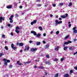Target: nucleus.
<instances>
[{
	"label": "nucleus",
	"instance_id": "nucleus-1",
	"mask_svg": "<svg viewBox=\"0 0 77 77\" xmlns=\"http://www.w3.org/2000/svg\"><path fill=\"white\" fill-rule=\"evenodd\" d=\"M31 33H33L34 36H36H36L37 38H38V37H40V36L41 35V34H38L37 35L36 32L34 31H31Z\"/></svg>",
	"mask_w": 77,
	"mask_h": 77
},
{
	"label": "nucleus",
	"instance_id": "nucleus-2",
	"mask_svg": "<svg viewBox=\"0 0 77 77\" xmlns=\"http://www.w3.org/2000/svg\"><path fill=\"white\" fill-rule=\"evenodd\" d=\"M3 60L5 62L4 63L5 65H6V66L8 65V63H9L10 62V60H7L6 58L4 59Z\"/></svg>",
	"mask_w": 77,
	"mask_h": 77
},
{
	"label": "nucleus",
	"instance_id": "nucleus-3",
	"mask_svg": "<svg viewBox=\"0 0 77 77\" xmlns=\"http://www.w3.org/2000/svg\"><path fill=\"white\" fill-rule=\"evenodd\" d=\"M55 25L56 26H57L59 24H61L62 23V21H61L59 22L58 20H56L55 21Z\"/></svg>",
	"mask_w": 77,
	"mask_h": 77
},
{
	"label": "nucleus",
	"instance_id": "nucleus-4",
	"mask_svg": "<svg viewBox=\"0 0 77 77\" xmlns=\"http://www.w3.org/2000/svg\"><path fill=\"white\" fill-rule=\"evenodd\" d=\"M76 28H77L76 27H74L73 28V32L75 33H77V30H76Z\"/></svg>",
	"mask_w": 77,
	"mask_h": 77
},
{
	"label": "nucleus",
	"instance_id": "nucleus-5",
	"mask_svg": "<svg viewBox=\"0 0 77 77\" xmlns=\"http://www.w3.org/2000/svg\"><path fill=\"white\" fill-rule=\"evenodd\" d=\"M72 43V42L71 41H67V42H65L64 43V44H71Z\"/></svg>",
	"mask_w": 77,
	"mask_h": 77
},
{
	"label": "nucleus",
	"instance_id": "nucleus-6",
	"mask_svg": "<svg viewBox=\"0 0 77 77\" xmlns=\"http://www.w3.org/2000/svg\"><path fill=\"white\" fill-rule=\"evenodd\" d=\"M37 50V48H35V49L34 48H32L31 49V51H36Z\"/></svg>",
	"mask_w": 77,
	"mask_h": 77
},
{
	"label": "nucleus",
	"instance_id": "nucleus-7",
	"mask_svg": "<svg viewBox=\"0 0 77 77\" xmlns=\"http://www.w3.org/2000/svg\"><path fill=\"white\" fill-rule=\"evenodd\" d=\"M69 77V75L68 73L65 74L64 75V77Z\"/></svg>",
	"mask_w": 77,
	"mask_h": 77
},
{
	"label": "nucleus",
	"instance_id": "nucleus-8",
	"mask_svg": "<svg viewBox=\"0 0 77 77\" xmlns=\"http://www.w3.org/2000/svg\"><path fill=\"white\" fill-rule=\"evenodd\" d=\"M17 63L19 65H23V64H22L21 63H20V60H19L17 62Z\"/></svg>",
	"mask_w": 77,
	"mask_h": 77
},
{
	"label": "nucleus",
	"instance_id": "nucleus-9",
	"mask_svg": "<svg viewBox=\"0 0 77 77\" xmlns=\"http://www.w3.org/2000/svg\"><path fill=\"white\" fill-rule=\"evenodd\" d=\"M59 48H60V46H57V47L55 48L54 49V50L55 51H57L59 50Z\"/></svg>",
	"mask_w": 77,
	"mask_h": 77
},
{
	"label": "nucleus",
	"instance_id": "nucleus-10",
	"mask_svg": "<svg viewBox=\"0 0 77 77\" xmlns=\"http://www.w3.org/2000/svg\"><path fill=\"white\" fill-rule=\"evenodd\" d=\"M6 8H7V9H11L12 8V6L11 5H8L6 7Z\"/></svg>",
	"mask_w": 77,
	"mask_h": 77
},
{
	"label": "nucleus",
	"instance_id": "nucleus-11",
	"mask_svg": "<svg viewBox=\"0 0 77 77\" xmlns=\"http://www.w3.org/2000/svg\"><path fill=\"white\" fill-rule=\"evenodd\" d=\"M45 62L46 64H48V65H50L51 64V63L49 61H46Z\"/></svg>",
	"mask_w": 77,
	"mask_h": 77
},
{
	"label": "nucleus",
	"instance_id": "nucleus-12",
	"mask_svg": "<svg viewBox=\"0 0 77 77\" xmlns=\"http://www.w3.org/2000/svg\"><path fill=\"white\" fill-rule=\"evenodd\" d=\"M69 37V35H68L64 38V39H66Z\"/></svg>",
	"mask_w": 77,
	"mask_h": 77
},
{
	"label": "nucleus",
	"instance_id": "nucleus-13",
	"mask_svg": "<svg viewBox=\"0 0 77 77\" xmlns=\"http://www.w3.org/2000/svg\"><path fill=\"white\" fill-rule=\"evenodd\" d=\"M63 49L64 50H66L68 49V47L66 46L64 47Z\"/></svg>",
	"mask_w": 77,
	"mask_h": 77
},
{
	"label": "nucleus",
	"instance_id": "nucleus-14",
	"mask_svg": "<svg viewBox=\"0 0 77 77\" xmlns=\"http://www.w3.org/2000/svg\"><path fill=\"white\" fill-rule=\"evenodd\" d=\"M58 75H59V74L57 73L54 75V77H58Z\"/></svg>",
	"mask_w": 77,
	"mask_h": 77
},
{
	"label": "nucleus",
	"instance_id": "nucleus-15",
	"mask_svg": "<svg viewBox=\"0 0 77 77\" xmlns=\"http://www.w3.org/2000/svg\"><path fill=\"white\" fill-rule=\"evenodd\" d=\"M23 45H24V44L22 43H20L19 44L20 46H23Z\"/></svg>",
	"mask_w": 77,
	"mask_h": 77
},
{
	"label": "nucleus",
	"instance_id": "nucleus-16",
	"mask_svg": "<svg viewBox=\"0 0 77 77\" xmlns=\"http://www.w3.org/2000/svg\"><path fill=\"white\" fill-rule=\"evenodd\" d=\"M2 17H0V23H2Z\"/></svg>",
	"mask_w": 77,
	"mask_h": 77
},
{
	"label": "nucleus",
	"instance_id": "nucleus-17",
	"mask_svg": "<svg viewBox=\"0 0 77 77\" xmlns=\"http://www.w3.org/2000/svg\"><path fill=\"white\" fill-rule=\"evenodd\" d=\"M15 32H16L17 33V34L19 33H20V31H19L18 30H15Z\"/></svg>",
	"mask_w": 77,
	"mask_h": 77
},
{
	"label": "nucleus",
	"instance_id": "nucleus-18",
	"mask_svg": "<svg viewBox=\"0 0 77 77\" xmlns=\"http://www.w3.org/2000/svg\"><path fill=\"white\" fill-rule=\"evenodd\" d=\"M5 48L6 50H8V48L7 46H5Z\"/></svg>",
	"mask_w": 77,
	"mask_h": 77
},
{
	"label": "nucleus",
	"instance_id": "nucleus-19",
	"mask_svg": "<svg viewBox=\"0 0 77 77\" xmlns=\"http://www.w3.org/2000/svg\"><path fill=\"white\" fill-rule=\"evenodd\" d=\"M61 17L62 18H66V16L63 15H62L61 16Z\"/></svg>",
	"mask_w": 77,
	"mask_h": 77
},
{
	"label": "nucleus",
	"instance_id": "nucleus-20",
	"mask_svg": "<svg viewBox=\"0 0 77 77\" xmlns=\"http://www.w3.org/2000/svg\"><path fill=\"white\" fill-rule=\"evenodd\" d=\"M33 22L34 24H35V23H36V22H37V20H34Z\"/></svg>",
	"mask_w": 77,
	"mask_h": 77
},
{
	"label": "nucleus",
	"instance_id": "nucleus-21",
	"mask_svg": "<svg viewBox=\"0 0 77 77\" xmlns=\"http://www.w3.org/2000/svg\"><path fill=\"white\" fill-rule=\"evenodd\" d=\"M38 68H40V69H44V67L43 66H39Z\"/></svg>",
	"mask_w": 77,
	"mask_h": 77
},
{
	"label": "nucleus",
	"instance_id": "nucleus-22",
	"mask_svg": "<svg viewBox=\"0 0 77 77\" xmlns=\"http://www.w3.org/2000/svg\"><path fill=\"white\" fill-rule=\"evenodd\" d=\"M46 56L47 58H49V57H50V55H49V54L46 55Z\"/></svg>",
	"mask_w": 77,
	"mask_h": 77
},
{
	"label": "nucleus",
	"instance_id": "nucleus-23",
	"mask_svg": "<svg viewBox=\"0 0 77 77\" xmlns=\"http://www.w3.org/2000/svg\"><path fill=\"white\" fill-rule=\"evenodd\" d=\"M40 44H41V43L39 42H38L36 43V45H40Z\"/></svg>",
	"mask_w": 77,
	"mask_h": 77
},
{
	"label": "nucleus",
	"instance_id": "nucleus-24",
	"mask_svg": "<svg viewBox=\"0 0 77 77\" xmlns=\"http://www.w3.org/2000/svg\"><path fill=\"white\" fill-rule=\"evenodd\" d=\"M20 29V28L19 27H18V26H17L16 28V29L17 30H18Z\"/></svg>",
	"mask_w": 77,
	"mask_h": 77
},
{
	"label": "nucleus",
	"instance_id": "nucleus-25",
	"mask_svg": "<svg viewBox=\"0 0 77 77\" xmlns=\"http://www.w3.org/2000/svg\"><path fill=\"white\" fill-rule=\"evenodd\" d=\"M69 6H72V3L70 2L69 3V5H68Z\"/></svg>",
	"mask_w": 77,
	"mask_h": 77
},
{
	"label": "nucleus",
	"instance_id": "nucleus-26",
	"mask_svg": "<svg viewBox=\"0 0 77 77\" xmlns=\"http://www.w3.org/2000/svg\"><path fill=\"white\" fill-rule=\"evenodd\" d=\"M3 55H4V54L2 53L0 54V57H1L2 56H3Z\"/></svg>",
	"mask_w": 77,
	"mask_h": 77
},
{
	"label": "nucleus",
	"instance_id": "nucleus-27",
	"mask_svg": "<svg viewBox=\"0 0 77 77\" xmlns=\"http://www.w3.org/2000/svg\"><path fill=\"white\" fill-rule=\"evenodd\" d=\"M39 28L40 30H42V27L41 26H39Z\"/></svg>",
	"mask_w": 77,
	"mask_h": 77
},
{
	"label": "nucleus",
	"instance_id": "nucleus-28",
	"mask_svg": "<svg viewBox=\"0 0 77 77\" xmlns=\"http://www.w3.org/2000/svg\"><path fill=\"white\" fill-rule=\"evenodd\" d=\"M11 46L12 48L13 47H14V44L12 43L11 44Z\"/></svg>",
	"mask_w": 77,
	"mask_h": 77
},
{
	"label": "nucleus",
	"instance_id": "nucleus-29",
	"mask_svg": "<svg viewBox=\"0 0 77 77\" xmlns=\"http://www.w3.org/2000/svg\"><path fill=\"white\" fill-rule=\"evenodd\" d=\"M69 49L70 50H73V49H72V47H69Z\"/></svg>",
	"mask_w": 77,
	"mask_h": 77
},
{
	"label": "nucleus",
	"instance_id": "nucleus-30",
	"mask_svg": "<svg viewBox=\"0 0 77 77\" xmlns=\"http://www.w3.org/2000/svg\"><path fill=\"white\" fill-rule=\"evenodd\" d=\"M37 6L38 7V6H39V7L40 6H41V5L40 4H37Z\"/></svg>",
	"mask_w": 77,
	"mask_h": 77
},
{
	"label": "nucleus",
	"instance_id": "nucleus-31",
	"mask_svg": "<svg viewBox=\"0 0 77 77\" xmlns=\"http://www.w3.org/2000/svg\"><path fill=\"white\" fill-rule=\"evenodd\" d=\"M63 59H64V57H63L61 58L60 60L61 61V62H62V61L63 60Z\"/></svg>",
	"mask_w": 77,
	"mask_h": 77
},
{
	"label": "nucleus",
	"instance_id": "nucleus-32",
	"mask_svg": "<svg viewBox=\"0 0 77 77\" xmlns=\"http://www.w3.org/2000/svg\"><path fill=\"white\" fill-rule=\"evenodd\" d=\"M72 72H73V70H70V74H72Z\"/></svg>",
	"mask_w": 77,
	"mask_h": 77
},
{
	"label": "nucleus",
	"instance_id": "nucleus-33",
	"mask_svg": "<svg viewBox=\"0 0 77 77\" xmlns=\"http://www.w3.org/2000/svg\"><path fill=\"white\" fill-rule=\"evenodd\" d=\"M52 6H53V7H56V4H52Z\"/></svg>",
	"mask_w": 77,
	"mask_h": 77
},
{
	"label": "nucleus",
	"instance_id": "nucleus-34",
	"mask_svg": "<svg viewBox=\"0 0 77 77\" xmlns=\"http://www.w3.org/2000/svg\"><path fill=\"white\" fill-rule=\"evenodd\" d=\"M59 31H57L56 32V35H58V34H59Z\"/></svg>",
	"mask_w": 77,
	"mask_h": 77
},
{
	"label": "nucleus",
	"instance_id": "nucleus-35",
	"mask_svg": "<svg viewBox=\"0 0 77 77\" xmlns=\"http://www.w3.org/2000/svg\"><path fill=\"white\" fill-rule=\"evenodd\" d=\"M31 62V61H29L28 62H26V63H30Z\"/></svg>",
	"mask_w": 77,
	"mask_h": 77
},
{
	"label": "nucleus",
	"instance_id": "nucleus-36",
	"mask_svg": "<svg viewBox=\"0 0 77 77\" xmlns=\"http://www.w3.org/2000/svg\"><path fill=\"white\" fill-rule=\"evenodd\" d=\"M63 5V3H61L60 4V6H62Z\"/></svg>",
	"mask_w": 77,
	"mask_h": 77
},
{
	"label": "nucleus",
	"instance_id": "nucleus-37",
	"mask_svg": "<svg viewBox=\"0 0 77 77\" xmlns=\"http://www.w3.org/2000/svg\"><path fill=\"white\" fill-rule=\"evenodd\" d=\"M54 60L56 62H57V60H58V59H57V58H55L54 59Z\"/></svg>",
	"mask_w": 77,
	"mask_h": 77
},
{
	"label": "nucleus",
	"instance_id": "nucleus-38",
	"mask_svg": "<svg viewBox=\"0 0 77 77\" xmlns=\"http://www.w3.org/2000/svg\"><path fill=\"white\" fill-rule=\"evenodd\" d=\"M12 48L14 50H15V49H16V47H13V48Z\"/></svg>",
	"mask_w": 77,
	"mask_h": 77
},
{
	"label": "nucleus",
	"instance_id": "nucleus-39",
	"mask_svg": "<svg viewBox=\"0 0 77 77\" xmlns=\"http://www.w3.org/2000/svg\"><path fill=\"white\" fill-rule=\"evenodd\" d=\"M26 49L27 50H29V46L27 47V48H26Z\"/></svg>",
	"mask_w": 77,
	"mask_h": 77
},
{
	"label": "nucleus",
	"instance_id": "nucleus-40",
	"mask_svg": "<svg viewBox=\"0 0 77 77\" xmlns=\"http://www.w3.org/2000/svg\"><path fill=\"white\" fill-rule=\"evenodd\" d=\"M2 38H5V35H4V34L2 35Z\"/></svg>",
	"mask_w": 77,
	"mask_h": 77
},
{
	"label": "nucleus",
	"instance_id": "nucleus-41",
	"mask_svg": "<svg viewBox=\"0 0 77 77\" xmlns=\"http://www.w3.org/2000/svg\"><path fill=\"white\" fill-rule=\"evenodd\" d=\"M15 16L16 17H18V15L17 14H15Z\"/></svg>",
	"mask_w": 77,
	"mask_h": 77
},
{
	"label": "nucleus",
	"instance_id": "nucleus-42",
	"mask_svg": "<svg viewBox=\"0 0 77 77\" xmlns=\"http://www.w3.org/2000/svg\"><path fill=\"white\" fill-rule=\"evenodd\" d=\"M74 69H76V70H77V66H75L74 67Z\"/></svg>",
	"mask_w": 77,
	"mask_h": 77
},
{
	"label": "nucleus",
	"instance_id": "nucleus-43",
	"mask_svg": "<svg viewBox=\"0 0 77 77\" xmlns=\"http://www.w3.org/2000/svg\"><path fill=\"white\" fill-rule=\"evenodd\" d=\"M9 68H12V65L9 66Z\"/></svg>",
	"mask_w": 77,
	"mask_h": 77
},
{
	"label": "nucleus",
	"instance_id": "nucleus-44",
	"mask_svg": "<svg viewBox=\"0 0 77 77\" xmlns=\"http://www.w3.org/2000/svg\"><path fill=\"white\" fill-rule=\"evenodd\" d=\"M11 18H14V15H11V16H10Z\"/></svg>",
	"mask_w": 77,
	"mask_h": 77
},
{
	"label": "nucleus",
	"instance_id": "nucleus-45",
	"mask_svg": "<svg viewBox=\"0 0 77 77\" xmlns=\"http://www.w3.org/2000/svg\"><path fill=\"white\" fill-rule=\"evenodd\" d=\"M69 27H71V24H69Z\"/></svg>",
	"mask_w": 77,
	"mask_h": 77
},
{
	"label": "nucleus",
	"instance_id": "nucleus-46",
	"mask_svg": "<svg viewBox=\"0 0 77 77\" xmlns=\"http://www.w3.org/2000/svg\"><path fill=\"white\" fill-rule=\"evenodd\" d=\"M13 20H11L10 21V23H13Z\"/></svg>",
	"mask_w": 77,
	"mask_h": 77
},
{
	"label": "nucleus",
	"instance_id": "nucleus-47",
	"mask_svg": "<svg viewBox=\"0 0 77 77\" xmlns=\"http://www.w3.org/2000/svg\"><path fill=\"white\" fill-rule=\"evenodd\" d=\"M33 24H34V23H33V22L31 23V25H33Z\"/></svg>",
	"mask_w": 77,
	"mask_h": 77
},
{
	"label": "nucleus",
	"instance_id": "nucleus-48",
	"mask_svg": "<svg viewBox=\"0 0 77 77\" xmlns=\"http://www.w3.org/2000/svg\"><path fill=\"white\" fill-rule=\"evenodd\" d=\"M68 14L66 13V17H68Z\"/></svg>",
	"mask_w": 77,
	"mask_h": 77
},
{
	"label": "nucleus",
	"instance_id": "nucleus-49",
	"mask_svg": "<svg viewBox=\"0 0 77 77\" xmlns=\"http://www.w3.org/2000/svg\"><path fill=\"white\" fill-rule=\"evenodd\" d=\"M46 47L48 48L49 47V45H46Z\"/></svg>",
	"mask_w": 77,
	"mask_h": 77
},
{
	"label": "nucleus",
	"instance_id": "nucleus-50",
	"mask_svg": "<svg viewBox=\"0 0 77 77\" xmlns=\"http://www.w3.org/2000/svg\"><path fill=\"white\" fill-rule=\"evenodd\" d=\"M29 43H32V42H33V41H32V40H30L29 41Z\"/></svg>",
	"mask_w": 77,
	"mask_h": 77
},
{
	"label": "nucleus",
	"instance_id": "nucleus-51",
	"mask_svg": "<svg viewBox=\"0 0 77 77\" xmlns=\"http://www.w3.org/2000/svg\"><path fill=\"white\" fill-rule=\"evenodd\" d=\"M11 24H8V27H10V26H11Z\"/></svg>",
	"mask_w": 77,
	"mask_h": 77
},
{
	"label": "nucleus",
	"instance_id": "nucleus-52",
	"mask_svg": "<svg viewBox=\"0 0 77 77\" xmlns=\"http://www.w3.org/2000/svg\"><path fill=\"white\" fill-rule=\"evenodd\" d=\"M43 36H46V34L45 33L43 34Z\"/></svg>",
	"mask_w": 77,
	"mask_h": 77
},
{
	"label": "nucleus",
	"instance_id": "nucleus-53",
	"mask_svg": "<svg viewBox=\"0 0 77 77\" xmlns=\"http://www.w3.org/2000/svg\"><path fill=\"white\" fill-rule=\"evenodd\" d=\"M43 44H45L46 43V42H45V41H43Z\"/></svg>",
	"mask_w": 77,
	"mask_h": 77
},
{
	"label": "nucleus",
	"instance_id": "nucleus-54",
	"mask_svg": "<svg viewBox=\"0 0 77 77\" xmlns=\"http://www.w3.org/2000/svg\"><path fill=\"white\" fill-rule=\"evenodd\" d=\"M77 39L75 38V39H74L73 41H77Z\"/></svg>",
	"mask_w": 77,
	"mask_h": 77
},
{
	"label": "nucleus",
	"instance_id": "nucleus-55",
	"mask_svg": "<svg viewBox=\"0 0 77 77\" xmlns=\"http://www.w3.org/2000/svg\"><path fill=\"white\" fill-rule=\"evenodd\" d=\"M34 68H36L38 67L36 66H34Z\"/></svg>",
	"mask_w": 77,
	"mask_h": 77
},
{
	"label": "nucleus",
	"instance_id": "nucleus-56",
	"mask_svg": "<svg viewBox=\"0 0 77 77\" xmlns=\"http://www.w3.org/2000/svg\"><path fill=\"white\" fill-rule=\"evenodd\" d=\"M77 54V51L75 53L73 54V55H75V54Z\"/></svg>",
	"mask_w": 77,
	"mask_h": 77
},
{
	"label": "nucleus",
	"instance_id": "nucleus-57",
	"mask_svg": "<svg viewBox=\"0 0 77 77\" xmlns=\"http://www.w3.org/2000/svg\"><path fill=\"white\" fill-rule=\"evenodd\" d=\"M19 8H23V6H20L19 7Z\"/></svg>",
	"mask_w": 77,
	"mask_h": 77
},
{
	"label": "nucleus",
	"instance_id": "nucleus-58",
	"mask_svg": "<svg viewBox=\"0 0 77 77\" xmlns=\"http://www.w3.org/2000/svg\"><path fill=\"white\" fill-rule=\"evenodd\" d=\"M9 20H12V18H11V17H10L9 18Z\"/></svg>",
	"mask_w": 77,
	"mask_h": 77
},
{
	"label": "nucleus",
	"instance_id": "nucleus-59",
	"mask_svg": "<svg viewBox=\"0 0 77 77\" xmlns=\"http://www.w3.org/2000/svg\"><path fill=\"white\" fill-rule=\"evenodd\" d=\"M11 35H12V36H13L14 35V34H13V33H11Z\"/></svg>",
	"mask_w": 77,
	"mask_h": 77
},
{
	"label": "nucleus",
	"instance_id": "nucleus-60",
	"mask_svg": "<svg viewBox=\"0 0 77 77\" xmlns=\"http://www.w3.org/2000/svg\"><path fill=\"white\" fill-rule=\"evenodd\" d=\"M47 5H48V4H45V7H47Z\"/></svg>",
	"mask_w": 77,
	"mask_h": 77
},
{
	"label": "nucleus",
	"instance_id": "nucleus-61",
	"mask_svg": "<svg viewBox=\"0 0 77 77\" xmlns=\"http://www.w3.org/2000/svg\"><path fill=\"white\" fill-rule=\"evenodd\" d=\"M53 31H52L51 32V34H53Z\"/></svg>",
	"mask_w": 77,
	"mask_h": 77
},
{
	"label": "nucleus",
	"instance_id": "nucleus-62",
	"mask_svg": "<svg viewBox=\"0 0 77 77\" xmlns=\"http://www.w3.org/2000/svg\"><path fill=\"white\" fill-rule=\"evenodd\" d=\"M36 2H40V0H37Z\"/></svg>",
	"mask_w": 77,
	"mask_h": 77
},
{
	"label": "nucleus",
	"instance_id": "nucleus-63",
	"mask_svg": "<svg viewBox=\"0 0 77 77\" xmlns=\"http://www.w3.org/2000/svg\"><path fill=\"white\" fill-rule=\"evenodd\" d=\"M53 16V15L52 14H51L50 15L51 17H52Z\"/></svg>",
	"mask_w": 77,
	"mask_h": 77
},
{
	"label": "nucleus",
	"instance_id": "nucleus-64",
	"mask_svg": "<svg viewBox=\"0 0 77 77\" xmlns=\"http://www.w3.org/2000/svg\"><path fill=\"white\" fill-rule=\"evenodd\" d=\"M59 20H62V18H59Z\"/></svg>",
	"mask_w": 77,
	"mask_h": 77
}]
</instances>
